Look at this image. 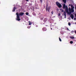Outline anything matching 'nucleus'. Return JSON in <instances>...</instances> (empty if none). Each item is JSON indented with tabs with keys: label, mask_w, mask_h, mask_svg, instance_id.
<instances>
[{
	"label": "nucleus",
	"mask_w": 76,
	"mask_h": 76,
	"mask_svg": "<svg viewBox=\"0 0 76 76\" xmlns=\"http://www.w3.org/2000/svg\"><path fill=\"white\" fill-rule=\"evenodd\" d=\"M69 6H71V9L70 8V7H69V11H68V8H67V6H66L65 4H64L63 7L64 9H65V11L67 13L68 15H70L71 13H73L74 12V7L72 5H69Z\"/></svg>",
	"instance_id": "f257e3e1"
},
{
	"label": "nucleus",
	"mask_w": 76,
	"mask_h": 76,
	"mask_svg": "<svg viewBox=\"0 0 76 76\" xmlns=\"http://www.w3.org/2000/svg\"><path fill=\"white\" fill-rule=\"evenodd\" d=\"M16 15L17 16V18L16 19V20H18V21H19V14L18 12H17Z\"/></svg>",
	"instance_id": "f03ea898"
},
{
	"label": "nucleus",
	"mask_w": 76,
	"mask_h": 76,
	"mask_svg": "<svg viewBox=\"0 0 76 76\" xmlns=\"http://www.w3.org/2000/svg\"><path fill=\"white\" fill-rule=\"evenodd\" d=\"M56 4L59 7V8H61V5L59 4L58 2H56Z\"/></svg>",
	"instance_id": "7ed1b4c3"
},
{
	"label": "nucleus",
	"mask_w": 76,
	"mask_h": 76,
	"mask_svg": "<svg viewBox=\"0 0 76 76\" xmlns=\"http://www.w3.org/2000/svg\"><path fill=\"white\" fill-rule=\"evenodd\" d=\"M47 7H48V6L47 5L46 8V10L47 11V10H48V12H49V10H50V7H49L48 9L47 8Z\"/></svg>",
	"instance_id": "20e7f679"
},
{
	"label": "nucleus",
	"mask_w": 76,
	"mask_h": 76,
	"mask_svg": "<svg viewBox=\"0 0 76 76\" xmlns=\"http://www.w3.org/2000/svg\"><path fill=\"white\" fill-rule=\"evenodd\" d=\"M17 9V8L16 7H15L13 9V10H12V12H15V10Z\"/></svg>",
	"instance_id": "39448f33"
},
{
	"label": "nucleus",
	"mask_w": 76,
	"mask_h": 76,
	"mask_svg": "<svg viewBox=\"0 0 76 76\" xmlns=\"http://www.w3.org/2000/svg\"><path fill=\"white\" fill-rule=\"evenodd\" d=\"M70 17L72 19H73V18H74V16H73V14H71Z\"/></svg>",
	"instance_id": "423d86ee"
},
{
	"label": "nucleus",
	"mask_w": 76,
	"mask_h": 76,
	"mask_svg": "<svg viewBox=\"0 0 76 76\" xmlns=\"http://www.w3.org/2000/svg\"><path fill=\"white\" fill-rule=\"evenodd\" d=\"M24 14V13L23 12H21L19 13V15L20 16H23Z\"/></svg>",
	"instance_id": "0eeeda50"
},
{
	"label": "nucleus",
	"mask_w": 76,
	"mask_h": 76,
	"mask_svg": "<svg viewBox=\"0 0 76 76\" xmlns=\"http://www.w3.org/2000/svg\"><path fill=\"white\" fill-rule=\"evenodd\" d=\"M64 15L65 16V18H66V12H64Z\"/></svg>",
	"instance_id": "6e6552de"
},
{
	"label": "nucleus",
	"mask_w": 76,
	"mask_h": 76,
	"mask_svg": "<svg viewBox=\"0 0 76 76\" xmlns=\"http://www.w3.org/2000/svg\"><path fill=\"white\" fill-rule=\"evenodd\" d=\"M47 20V18L45 19L44 20V21L45 22Z\"/></svg>",
	"instance_id": "1a4fd4ad"
},
{
	"label": "nucleus",
	"mask_w": 76,
	"mask_h": 76,
	"mask_svg": "<svg viewBox=\"0 0 76 76\" xmlns=\"http://www.w3.org/2000/svg\"><path fill=\"white\" fill-rule=\"evenodd\" d=\"M63 1L64 3H66V0H63Z\"/></svg>",
	"instance_id": "9d476101"
},
{
	"label": "nucleus",
	"mask_w": 76,
	"mask_h": 76,
	"mask_svg": "<svg viewBox=\"0 0 76 76\" xmlns=\"http://www.w3.org/2000/svg\"><path fill=\"white\" fill-rule=\"evenodd\" d=\"M28 23L29 25H31V24H32V23L30 22V21H29L28 22Z\"/></svg>",
	"instance_id": "9b49d317"
},
{
	"label": "nucleus",
	"mask_w": 76,
	"mask_h": 76,
	"mask_svg": "<svg viewBox=\"0 0 76 76\" xmlns=\"http://www.w3.org/2000/svg\"><path fill=\"white\" fill-rule=\"evenodd\" d=\"M43 30L44 31H46V30H47V28H43Z\"/></svg>",
	"instance_id": "f8f14e48"
},
{
	"label": "nucleus",
	"mask_w": 76,
	"mask_h": 76,
	"mask_svg": "<svg viewBox=\"0 0 76 76\" xmlns=\"http://www.w3.org/2000/svg\"><path fill=\"white\" fill-rule=\"evenodd\" d=\"M70 38H71L72 39H74V37H73V36H72V37L71 36V37H70Z\"/></svg>",
	"instance_id": "ddd939ff"
},
{
	"label": "nucleus",
	"mask_w": 76,
	"mask_h": 76,
	"mask_svg": "<svg viewBox=\"0 0 76 76\" xmlns=\"http://www.w3.org/2000/svg\"><path fill=\"white\" fill-rule=\"evenodd\" d=\"M26 15H29V13L28 12H26Z\"/></svg>",
	"instance_id": "4468645a"
},
{
	"label": "nucleus",
	"mask_w": 76,
	"mask_h": 76,
	"mask_svg": "<svg viewBox=\"0 0 76 76\" xmlns=\"http://www.w3.org/2000/svg\"><path fill=\"white\" fill-rule=\"evenodd\" d=\"M59 39L60 41H61V39H60V37H59Z\"/></svg>",
	"instance_id": "2eb2a0df"
},
{
	"label": "nucleus",
	"mask_w": 76,
	"mask_h": 76,
	"mask_svg": "<svg viewBox=\"0 0 76 76\" xmlns=\"http://www.w3.org/2000/svg\"><path fill=\"white\" fill-rule=\"evenodd\" d=\"M73 41H71L70 42V44H72V43H73Z\"/></svg>",
	"instance_id": "dca6fc26"
},
{
	"label": "nucleus",
	"mask_w": 76,
	"mask_h": 76,
	"mask_svg": "<svg viewBox=\"0 0 76 76\" xmlns=\"http://www.w3.org/2000/svg\"><path fill=\"white\" fill-rule=\"evenodd\" d=\"M68 25H69V26H70V25H71V24L70 23H68Z\"/></svg>",
	"instance_id": "f3484780"
},
{
	"label": "nucleus",
	"mask_w": 76,
	"mask_h": 76,
	"mask_svg": "<svg viewBox=\"0 0 76 76\" xmlns=\"http://www.w3.org/2000/svg\"><path fill=\"white\" fill-rule=\"evenodd\" d=\"M58 16H60V13L58 14Z\"/></svg>",
	"instance_id": "a211bd4d"
},
{
	"label": "nucleus",
	"mask_w": 76,
	"mask_h": 76,
	"mask_svg": "<svg viewBox=\"0 0 76 76\" xmlns=\"http://www.w3.org/2000/svg\"><path fill=\"white\" fill-rule=\"evenodd\" d=\"M40 0L41 2H42V0Z\"/></svg>",
	"instance_id": "6ab92c4d"
},
{
	"label": "nucleus",
	"mask_w": 76,
	"mask_h": 76,
	"mask_svg": "<svg viewBox=\"0 0 76 76\" xmlns=\"http://www.w3.org/2000/svg\"><path fill=\"white\" fill-rule=\"evenodd\" d=\"M74 20H76V18H74Z\"/></svg>",
	"instance_id": "aec40b11"
},
{
	"label": "nucleus",
	"mask_w": 76,
	"mask_h": 76,
	"mask_svg": "<svg viewBox=\"0 0 76 76\" xmlns=\"http://www.w3.org/2000/svg\"><path fill=\"white\" fill-rule=\"evenodd\" d=\"M75 33L76 34V30L75 31Z\"/></svg>",
	"instance_id": "412c9836"
},
{
	"label": "nucleus",
	"mask_w": 76,
	"mask_h": 76,
	"mask_svg": "<svg viewBox=\"0 0 76 76\" xmlns=\"http://www.w3.org/2000/svg\"><path fill=\"white\" fill-rule=\"evenodd\" d=\"M27 1H28V0H26Z\"/></svg>",
	"instance_id": "4be33fe9"
},
{
	"label": "nucleus",
	"mask_w": 76,
	"mask_h": 76,
	"mask_svg": "<svg viewBox=\"0 0 76 76\" xmlns=\"http://www.w3.org/2000/svg\"><path fill=\"white\" fill-rule=\"evenodd\" d=\"M62 12H64V11L63 10H62Z\"/></svg>",
	"instance_id": "5701e85b"
},
{
	"label": "nucleus",
	"mask_w": 76,
	"mask_h": 76,
	"mask_svg": "<svg viewBox=\"0 0 76 76\" xmlns=\"http://www.w3.org/2000/svg\"><path fill=\"white\" fill-rule=\"evenodd\" d=\"M52 14H53V12H52Z\"/></svg>",
	"instance_id": "b1692460"
},
{
	"label": "nucleus",
	"mask_w": 76,
	"mask_h": 76,
	"mask_svg": "<svg viewBox=\"0 0 76 76\" xmlns=\"http://www.w3.org/2000/svg\"><path fill=\"white\" fill-rule=\"evenodd\" d=\"M20 20V19H19V20Z\"/></svg>",
	"instance_id": "393cba45"
},
{
	"label": "nucleus",
	"mask_w": 76,
	"mask_h": 76,
	"mask_svg": "<svg viewBox=\"0 0 76 76\" xmlns=\"http://www.w3.org/2000/svg\"><path fill=\"white\" fill-rule=\"evenodd\" d=\"M75 9H76V7H75Z\"/></svg>",
	"instance_id": "a878e982"
},
{
	"label": "nucleus",
	"mask_w": 76,
	"mask_h": 76,
	"mask_svg": "<svg viewBox=\"0 0 76 76\" xmlns=\"http://www.w3.org/2000/svg\"><path fill=\"white\" fill-rule=\"evenodd\" d=\"M51 29L52 30V28H51Z\"/></svg>",
	"instance_id": "bb28decb"
},
{
	"label": "nucleus",
	"mask_w": 76,
	"mask_h": 76,
	"mask_svg": "<svg viewBox=\"0 0 76 76\" xmlns=\"http://www.w3.org/2000/svg\"><path fill=\"white\" fill-rule=\"evenodd\" d=\"M75 24H76V23H75Z\"/></svg>",
	"instance_id": "cd10ccee"
}]
</instances>
